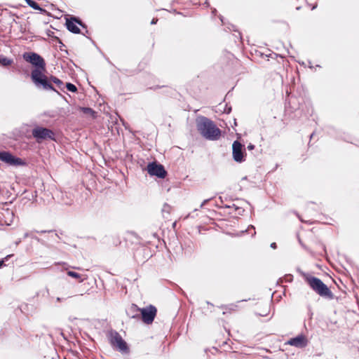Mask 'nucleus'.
I'll list each match as a JSON object with an SVG mask.
<instances>
[{
  "mask_svg": "<svg viewBox=\"0 0 359 359\" xmlns=\"http://www.w3.org/2000/svg\"><path fill=\"white\" fill-rule=\"evenodd\" d=\"M284 278L286 282L291 283L293 280V276L291 274H286Z\"/></svg>",
  "mask_w": 359,
  "mask_h": 359,
  "instance_id": "bb28decb",
  "label": "nucleus"
},
{
  "mask_svg": "<svg viewBox=\"0 0 359 359\" xmlns=\"http://www.w3.org/2000/svg\"><path fill=\"white\" fill-rule=\"evenodd\" d=\"M248 301L247 299H243V300H241V302H246Z\"/></svg>",
  "mask_w": 359,
  "mask_h": 359,
  "instance_id": "e2e57ef3",
  "label": "nucleus"
},
{
  "mask_svg": "<svg viewBox=\"0 0 359 359\" xmlns=\"http://www.w3.org/2000/svg\"><path fill=\"white\" fill-rule=\"evenodd\" d=\"M65 88L71 93H76L78 91L77 87L72 83L67 82L65 85Z\"/></svg>",
  "mask_w": 359,
  "mask_h": 359,
  "instance_id": "6ab92c4d",
  "label": "nucleus"
},
{
  "mask_svg": "<svg viewBox=\"0 0 359 359\" xmlns=\"http://www.w3.org/2000/svg\"><path fill=\"white\" fill-rule=\"evenodd\" d=\"M54 41H55L57 43L60 44V46H62L65 47V45L62 43V40H61L59 37H57V36H54Z\"/></svg>",
  "mask_w": 359,
  "mask_h": 359,
  "instance_id": "cd10ccee",
  "label": "nucleus"
},
{
  "mask_svg": "<svg viewBox=\"0 0 359 359\" xmlns=\"http://www.w3.org/2000/svg\"><path fill=\"white\" fill-rule=\"evenodd\" d=\"M67 274L69 277H72V278L77 280L79 283H81V282L83 281V279L82 278L81 274H80V273H77L76 271H71V270H67Z\"/></svg>",
  "mask_w": 359,
  "mask_h": 359,
  "instance_id": "f3484780",
  "label": "nucleus"
},
{
  "mask_svg": "<svg viewBox=\"0 0 359 359\" xmlns=\"http://www.w3.org/2000/svg\"><path fill=\"white\" fill-rule=\"evenodd\" d=\"M104 57L110 65L114 66V64L110 61V60L107 56L104 55Z\"/></svg>",
  "mask_w": 359,
  "mask_h": 359,
  "instance_id": "37998d69",
  "label": "nucleus"
},
{
  "mask_svg": "<svg viewBox=\"0 0 359 359\" xmlns=\"http://www.w3.org/2000/svg\"><path fill=\"white\" fill-rule=\"evenodd\" d=\"M231 90H229V91L227 93V94H226V97H227V96L231 93Z\"/></svg>",
  "mask_w": 359,
  "mask_h": 359,
  "instance_id": "4d7b16f0",
  "label": "nucleus"
},
{
  "mask_svg": "<svg viewBox=\"0 0 359 359\" xmlns=\"http://www.w3.org/2000/svg\"><path fill=\"white\" fill-rule=\"evenodd\" d=\"M88 31L86 29V34H86V35H88Z\"/></svg>",
  "mask_w": 359,
  "mask_h": 359,
  "instance_id": "13d9d810",
  "label": "nucleus"
},
{
  "mask_svg": "<svg viewBox=\"0 0 359 359\" xmlns=\"http://www.w3.org/2000/svg\"><path fill=\"white\" fill-rule=\"evenodd\" d=\"M219 200L220 201V203L222 204L224 203V200L222 196L219 197Z\"/></svg>",
  "mask_w": 359,
  "mask_h": 359,
  "instance_id": "de8ad7c7",
  "label": "nucleus"
},
{
  "mask_svg": "<svg viewBox=\"0 0 359 359\" xmlns=\"http://www.w3.org/2000/svg\"><path fill=\"white\" fill-rule=\"evenodd\" d=\"M191 2L193 4H203L205 5L206 8L210 7V4L208 2V0H191Z\"/></svg>",
  "mask_w": 359,
  "mask_h": 359,
  "instance_id": "aec40b11",
  "label": "nucleus"
},
{
  "mask_svg": "<svg viewBox=\"0 0 359 359\" xmlns=\"http://www.w3.org/2000/svg\"><path fill=\"white\" fill-rule=\"evenodd\" d=\"M60 49L61 51H65L67 53V50L64 49V46H60Z\"/></svg>",
  "mask_w": 359,
  "mask_h": 359,
  "instance_id": "a18cd8bd",
  "label": "nucleus"
},
{
  "mask_svg": "<svg viewBox=\"0 0 359 359\" xmlns=\"http://www.w3.org/2000/svg\"><path fill=\"white\" fill-rule=\"evenodd\" d=\"M213 198H210L205 199L201 204L200 208H202L205 205H206L210 201H211Z\"/></svg>",
  "mask_w": 359,
  "mask_h": 359,
  "instance_id": "7c9ffc66",
  "label": "nucleus"
},
{
  "mask_svg": "<svg viewBox=\"0 0 359 359\" xmlns=\"http://www.w3.org/2000/svg\"><path fill=\"white\" fill-rule=\"evenodd\" d=\"M226 29H229V31H233V32H237L238 36H236V37L239 38L241 41H242V40H243L242 34H241V32L236 28V25H234L233 24H229L228 26H226V28H225V30Z\"/></svg>",
  "mask_w": 359,
  "mask_h": 359,
  "instance_id": "a211bd4d",
  "label": "nucleus"
},
{
  "mask_svg": "<svg viewBox=\"0 0 359 359\" xmlns=\"http://www.w3.org/2000/svg\"><path fill=\"white\" fill-rule=\"evenodd\" d=\"M297 271L303 277L309 286L319 296L328 299H333L334 298V295L331 290L321 279L305 273L299 267L297 268Z\"/></svg>",
  "mask_w": 359,
  "mask_h": 359,
  "instance_id": "7ed1b4c3",
  "label": "nucleus"
},
{
  "mask_svg": "<svg viewBox=\"0 0 359 359\" xmlns=\"http://www.w3.org/2000/svg\"><path fill=\"white\" fill-rule=\"evenodd\" d=\"M65 26L67 29L71 33L79 34L81 31L78 25V17L75 15H70L69 18H65Z\"/></svg>",
  "mask_w": 359,
  "mask_h": 359,
  "instance_id": "9b49d317",
  "label": "nucleus"
},
{
  "mask_svg": "<svg viewBox=\"0 0 359 359\" xmlns=\"http://www.w3.org/2000/svg\"><path fill=\"white\" fill-rule=\"evenodd\" d=\"M46 35L48 36V37H50V38H53V39L54 40V36H55L54 35V32L53 31H50L49 29H48L46 31Z\"/></svg>",
  "mask_w": 359,
  "mask_h": 359,
  "instance_id": "c756f323",
  "label": "nucleus"
},
{
  "mask_svg": "<svg viewBox=\"0 0 359 359\" xmlns=\"http://www.w3.org/2000/svg\"><path fill=\"white\" fill-rule=\"evenodd\" d=\"M140 311L141 308L138 307L135 304H131L126 309V313L130 318H133L137 320H140Z\"/></svg>",
  "mask_w": 359,
  "mask_h": 359,
  "instance_id": "f8f14e48",
  "label": "nucleus"
},
{
  "mask_svg": "<svg viewBox=\"0 0 359 359\" xmlns=\"http://www.w3.org/2000/svg\"><path fill=\"white\" fill-rule=\"evenodd\" d=\"M36 233H52V232H54L55 231V230H53V229H51V230H41V231H34Z\"/></svg>",
  "mask_w": 359,
  "mask_h": 359,
  "instance_id": "c85d7f7f",
  "label": "nucleus"
},
{
  "mask_svg": "<svg viewBox=\"0 0 359 359\" xmlns=\"http://www.w3.org/2000/svg\"><path fill=\"white\" fill-rule=\"evenodd\" d=\"M219 18L221 20L223 25H226V23L224 22V18L222 15H219Z\"/></svg>",
  "mask_w": 359,
  "mask_h": 359,
  "instance_id": "58836bf2",
  "label": "nucleus"
},
{
  "mask_svg": "<svg viewBox=\"0 0 359 359\" xmlns=\"http://www.w3.org/2000/svg\"><path fill=\"white\" fill-rule=\"evenodd\" d=\"M0 161L10 166H25V160L13 154L8 151H0Z\"/></svg>",
  "mask_w": 359,
  "mask_h": 359,
  "instance_id": "423d86ee",
  "label": "nucleus"
},
{
  "mask_svg": "<svg viewBox=\"0 0 359 359\" xmlns=\"http://www.w3.org/2000/svg\"><path fill=\"white\" fill-rule=\"evenodd\" d=\"M298 110H302V111H304L303 105H302V104H301V105L299 106V107L298 108Z\"/></svg>",
  "mask_w": 359,
  "mask_h": 359,
  "instance_id": "09e8293b",
  "label": "nucleus"
},
{
  "mask_svg": "<svg viewBox=\"0 0 359 359\" xmlns=\"http://www.w3.org/2000/svg\"><path fill=\"white\" fill-rule=\"evenodd\" d=\"M146 170L150 176H155L159 179H164L167 175L165 167L157 161L148 163Z\"/></svg>",
  "mask_w": 359,
  "mask_h": 359,
  "instance_id": "0eeeda50",
  "label": "nucleus"
},
{
  "mask_svg": "<svg viewBox=\"0 0 359 359\" xmlns=\"http://www.w3.org/2000/svg\"><path fill=\"white\" fill-rule=\"evenodd\" d=\"M83 34L86 38H88V39L92 42V43H93V45L96 46L95 42L93 40V39H92V38H90V37H89V36H87V35H86L85 34Z\"/></svg>",
  "mask_w": 359,
  "mask_h": 359,
  "instance_id": "a19ab883",
  "label": "nucleus"
},
{
  "mask_svg": "<svg viewBox=\"0 0 359 359\" xmlns=\"http://www.w3.org/2000/svg\"><path fill=\"white\" fill-rule=\"evenodd\" d=\"M270 247L272 248V249H276L277 248V244L276 243L273 242V243H271V245H270Z\"/></svg>",
  "mask_w": 359,
  "mask_h": 359,
  "instance_id": "ea45409f",
  "label": "nucleus"
},
{
  "mask_svg": "<svg viewBox=\"0 0 359 359\" xmlns=\"http://www.w3.org/2000/svg\"><path fill=\"white\" fill-rule=\"evenodd\" d=\"M233 121H233L234 125H235V126H236V125H237L236 119V118H234V120H233Z\"/></svg>",
  "mask_w": 359,
  "mask_h": 359,
  "instance_id": "603ef678",
  "label": "nucleus"
},
{
  "mask_svg": "<svg viewBox=\"0 0 359 359\" xmlns=\"http://www.w3.org/2000/svg\"><path fill=\"white\" fill-rule=\"evenodd\" d=\"M55 236H57L58 238H60L59 236L57 235V233H55Z\"/></svg>",
  "mask_w": 359,
  "mask_h": 359,
  "instance_id": "680f3d73",
  "label": "nucleus"
},
{
  "mask_svg": "<svg viewBox=\"0 0 359 359\" xmlns=\"http://www.w3.org/2000/svg\"><path fill=\"white\" fill-rule=\"evenodd\" d=\"M250 227H251L253 229V231H254V233H253L252 236L256 234V232H255V227L252 225H250Z\"/></svg>",
  "mask_w": 359,
  "mask_h": 359,
  "instance_id": "49530a36",
  "label": "nucleus"
},
{
  "mask_svg": "<svg viewBox=\"0 0 359 359\" xmlns=\"http://www.w3.org/2000/svg\"><path fill=\"white\" fill-rule=\"evenodd\" d=\"M305 105H306V107L307 108L306 111L304 112L305 116H311L313 114V111L312 107L311 106L310 103H308L309 106H307L306 103H305Z\"/></svg>",
  "mask_w": 359,
  "mask_h": 359,
  "instance_id": "412c9836",
  "label": "nucleus"
},
{
  "mask_svg": "<svg viewBox=\"0 0 359 359\" xmlns=\"http://www.w3.org/2000/svg\"><path fill=\"white\" fill-rule=\"evenodd\" d=\"M32 238L36 241L38 243H41V245H43L44 246H48L47 243L44 240L39 238L36 236H34V234H33V236H32Z\"/></svg>",
  "mask_w": 359,
  "mask_h": 359,
  "instance_id": "4be33fe9",
  "label": "nucleus"
},
{
  "mask_svg": "<svg viewBox=\"0 0 359 359\" xmlns=\"http://www.w3.org/2000/svg\"><path fill=\"white\" fill-rule=\"evenodd\" d=\"M72 297H73V295L68 296L67 297H57L56 298V301L58 302H60L66 300L67 299Z\"/></svg>",
  "mask_w": 359,
  "mask_h": 359,
  "instance_id": "2f4dec72",
  "label": "nucleus"
},
{
  "mask_svg": "<svg viewBox=\"0 0 359 359\" xmlns=\"http://www.w3.org/2000/svg\"><path fill=\"white\" fill-rule=\"evenodd\" d=\"M316 7H317V5H315V6H313L312 7V8H311V9H312V10H313V9H315Z\"/></svg>",
  "mask_w": 359,
  "mask_h": 359,
  "instance_id": "6e6d98bb",
  "label": "nucleus"
},
{
  "mask_svg": "<svg viewBox=\"0 0 359 359\" xmlns=\"http://www.w3.org/2000/svg\"><path fill=\"white\" fill-rule=\"evenodd\" d=\"M196 124L198 131L205 139L214 141L220 138L221 130L208 117L198 116L196 118Z\"/></svg>",
  "mask_w": 359,
  "mask_h": 359,
  "instance_id": "f03ea898",
  "label": "nucleus"
},
{
  "mask_svg": "<svg viewBox=\"0 0 359 359\" xmlns=\"http://www.w3.org/2000/svg\"><path fill=\"white\" fill-rule=\"evenodd\" d=\"M156 315L157 309L152 304L141 308L140 320L146 325L152 324Z\"/></svg>",
  "mask_w": 359,
  "mask_h": 359,
  "instance_id": "6e6552de",
  "label": "nucleus"
},
{
  "mask_svg": "<svg viewBox=\"0 0 359 359\" xmlns=\"http://www.w3.org/2000/svg\"><path fill=\"white\" fill-rule=\"evenodd\" d=\"M232 158L235 162L238 163L245 161V149L244 145L238 140H235L232 144Z\"/></svg>",
  "mask_w": 359,
  "mask_h": 359,
  "instance_id": "1a4fd4ad",
  "label": "nucleus"
},
{
  "mask_svg": "<svg viewBox=\"0 0 359 359\" xmlns=\"http://www.w3.org/2000/svg\"><path fill=\"white\" fill-rule=\"evenodd\" d=\"M170 12H172L175 14H177V15H182V13L180 11H177L176 9L173 8L172 9V11H170Z\"/></svg>",
  "mask_w": 359,
  "mask_h": 359,
  "instance_id": "e433bc0d",
  "label": "nucleus"
},
{
  "mask_svg": "<svg viewBox=\"0 0 359 359\" xmlns=\"http://www.w3.org/2000/svg\"><path fill=\"white\" fill-rule=\"evenodd\" d=\"M177 0H173L172 2V4H175V3H177Z\"/></svg>",
  "mask_w": 359,
  "mask_h": 359,
  "instance_id": "5fc2aeb1",
  "label": "nucleus"
},
{
  "mask_svg": "<svg viewBox=\"0 0 359 359\" xmlns=\"http://www.w3.org/2000/svg\"><path fill=\"white\" fill-rule=\"evenodd\" d=\"M156 235H157V233H154L153 236H154V237H156Z\"/></svg>",
  "mask_w": 359,
  "mask_h": 359,
  "instance_id": "052dcab7",
  "label": "nucleus"
},
{
  "mask_svg": "<svg viewBox=\"0 0 359 359\" xmlns=\"http://www.w3.org/2000/svg\"><path fill=\"white\" fill-rule=\"evenodd\" d=\"M170 208V206L168 204L165 203L163 205V208L162 209V211L163 212H165V211L168 212Z\"/></svg>",
  "mask_w": 359,
  "mask_h": 359,
  "instance_id": "473e14b6",
  "label": "nucleus"
},
{
  "mask_svg": "<svg viewBox=\"0 0 359 359\" xmlns=\"http://www.w3.org/2000/svg\"><path fill=\"white\" fill-rule=\"evenodd\" d=\"M160 87L158 86H156L155 88H154V89H156V88H159Z\"/></svg>",
  "mask_w": 359,
  "mask_h": 359,
  "instance_id": "bf43d9fd",
  "label": "nucleus"
},
{
  "mask_svg": "<svg viewBox=\"0 0 359 359\" xmlns=\"http://www.w3.org/2000/svg\"><path fill=\"white\" fill-rule=\"evenodd\" d=\"M313 135H314V133H311V134L310 135V139H311V138L313 137Z\"/></svg>",
  "mask_w": 359,
  "mask_h": 359,
  "instance_id": "864d4df0",
  "label": "nucleus"
},
{
  "mask_svg": "<svg viewBox=\"0 0 359 359\" xmlns=\"http://www.w3.org/2000/svg\"><path fill=\"white\" fill-rule=\"evenodd\" d=\"M78 110L86 114H89L93 118H96L97 113L93 109L88 107H78Z\"/></svg>",
  "mask_w": 359,
  "mask_h": 359,
  "instance_id": "4468645a",
  "label": "nucleus"
},
{
  "mask_svg": "<svg viewBox=\"0 0 359 359\" xmlns=\"http://www.w3.org/2000/svg\"><path fill=\"white\" fill-rule=\"evenodd\" d=\"M27 4L32 8L39 11L40 13L49 15V12L42 8L36 1L34 0H25Z\"/></svg>",
  "mask_w": 359,
  "mask_h": 359,
  "instance_id": "ddd939ff",
  "label": "nucleus"
},
{
  "mask_svg": "<svg viewBox=\"0 0 359 359\" xmlns=\"http://www.w3.org/2000/svg\"><path fill=\"white\" fill-rule=\"evenodd\" d=\"M32 236H33V233L32 232H31V233L26 232V233H25V234L23 236V238H26L27 237H31L32 238Z\"/></svg>",
  "mask_w": 359,
  "mask_h": 359,
  "instance_id": "f704fd0d",
  "label": "nucleus"
},
{
  "mask_svg": "<svg viewBox=\"0 0 359 359\" xmlns=\"http://www.w3.org/2000/svg\"><path fill=\"white\" fill-rule=\"evenodd\" d=\"M12 256H13V255H8L6 256L4 258L0 259V269H1L3 266H6L5 262L8 261L9 259V258L11 257Z\"/></svg>",
  "mask_w": 359,
  "mask_h": 359,
  "instance_id": "5701e85b",
  "label": "nucleus"
},
{
  "mask_svg": "<svg viewBox=\"0 0 359 359\" xmlns=\"http://www.w3.org/2000/svg\"><path fill=\"white\" fill-rule=\"evenodd\" d=\"M217 206L219 208H227V209H230V208H233L236 211H238V215H242L245 211V210L241 207H238V205H236V204L233 203L231 205H229V204H225L223 206H221L219 205H217Z\"/></svg>",
  "mask_w": 359,
  "mask_h": 359,
  "instance_id": "2eb2a0df",
  "label": "nucleus"
},
{
  "mask_svg": "<svg viewBox=\"0 0 359 359\" xmlns=\"http://www.w3.org/2000/svg\"><path fill=\"white\" fill-rule=\"evenodd\" d=\"M13 63V60L8 58L4 55H0V66L6 67L11 65Z\"/></svg>",
  "mask_w": 359,
  "mask_h": 359,
  "instance_id": "dca6fc26",
  "label": "nucleus"
},
{
  "mask_svg": "<svg viewBox=\"0 0 359 359\" xmlns=\"http://www.w3.org/2000/svg\"><path fill=\"white\" fill-rule=\"evenodd\" d=\"M20 243H21V239H19L18 241H17L15 242V244H16V245H18Z\"/></svg>",
  "mask_w": 359,
  "mask_h": 359,
  "instance_id": "8fccbe9b",
  "label": "nucleus"
},
{
  "mask_svg": "<svg viewBox=\"0 0 359 359\" xmlns=\"http://www.w3.org/2000/svg\"><path fill=\"white\" fill-rule=\"evenodd\" d=\"M255 145L252 143H250L248 147H247V149L249 150V151H252L255 149Z\"/></svg>",
  "mask_w": 359,
  "mask_h": 359,
  "instance_id": "72a5a7b5",
  "label": "nucleus"
},
{
  "mask_svg": "<svg viewBox=\"0 0 359 359\" xmlns=\"http://www.w3.org/2000/svg\"><path fill=\"white\" fill-rule=\"evenodd\" d=\"M43 116L54 118L56 116V114L54 111H46L43 112Z\"/></svg>",
  "mask_w": 359,
  "mask_h": 359,
  "instance_id": "b1692460",
  "label": "nucleus"
},
{
  "mask_svg": "<svg viewBox=\"0 0 359 359\" xmlns=\"http://www.w3.org/2000/svg\"><path fill=\"white\" fill-rule=\"evenodd\" d=\"M22 58L32 65L30 79L38 89L46 91L51 90L55 92L57 95H60V93L53 85L52 83H53L61 91L65 92V85L61 79L53 75L50 76L46 75V62L41 55L32 51L25 52Z\"/></svg>",
  "mask_w": 359,
  "mask_h": 359,
  "instance_id": "f257e3e1",
  "label": "nucleus"
},
{
  "mask_svg": "<svg viewBox=\"0 0 359 359\" xmlns=\"http://www.w3.org/2000/svg\"><path fill=\"white\" fill-rule=\"evenodd\" d=\"M309 341L306 337L302 334H298L294 337L290 338L287 342V344L294 346L299 348H305L308 345Z\"/></svg>",
  "mask_w": 359,
  "mask_h": 359,
  "instance_id": "9d476101",
  "label": "nucleus"
},
{
  "mask_svg": "<svg viewBox=\"0 0 359 359\" xmlns=\"http://www.w3.org/2000/svg\"><path fill=\"white\" fill-rule=\"evenodd\" d=\"M32 135L38 143H41L46 140L56 141L54 131L46 127L35 126L32 130Z\"/></svg>",
  "mask_w": 359,
  "mask_h": 359,
  "instance_id": "39448f33",
  "label": "nucleus"
},
{
  "mask_svg": "<svg viewBox=\"0 0 359 359\" xmlns=\"http://www.w3.org/2000/svg\"><path fill=\"white\" fill-rule=\"evenodd\" d=\"M118 69V71H120L121 72H122V73H123V74H128V73H131V72H129V71H128V69Z\"/></svg>",
  "mask_w": 359,
  "mask_h": 359,
  "instance_id": "c9c22d12",
  "label": "nucleus"
},
{
  "mask_svg": "<svg viewBox=\"0 0 359 359\" xmlns=\"http://www.w3.org/2000/svg\"><path fill=\"white\" fill-rule=\"evenodd\" d=\"M217 11L216 8H212V14L213 15H215L217 14Z\"/></svg>",
  "mask_w": 359,
  "mask_h": 359,
  "instance_id": "79ce46f5",
  "label": "nucleus"
},
{
  "mask_svg": "<svg viewBox=\"0 0 359 359\" xmlns=\"http://www.w3.org/2000/svg\"><path fill=\"white\" fill-rule=\"evenodd\" d=\"M66 102L69 103L67 99L64 96L62 95L61 93L60 95H59Z\"/></svg>",
  "mask_w": 359,
  "mask_h": 359,
  "instance_id": "c03bdc74",
  "label": "nucleus"
},
{
  "mask_svg": "<svg viewBox=\"0 0 359 359\" xmlns=\"http://www.w3.org/2000/svg\"><path fill=\"white\" fill-rule=\"evenodd\" d=\"M309 316H310V318H311L312 316H313V312H311V311H309Z\"/></svg>",
  "mask_w": 359,
  "mask_h": 359,
  "instance_id": "3c124183",
  "label": "nucleus"
},
{
  "mask_svg": "<svg viewBox=\"0 0 359 359\" xmlns=\"http://www.w3.org/2000/svg\"><path fill=\"white\" fill-rule=\"evenodd\" d=\"M78 25H79L83 29H87V25L84 22H83V20L79 17H78Z\"/></svg>",
  "mask_w": 359,
  "mask_h": 359,
  "instance_id": "a878e982",
  "label": "nucleus"
},
{
  "mask_svg": "<svg viewBox=\"0 0 359 359\" xmlns=\"http://www.w3.org/2000/svg\"><path fill=\"white\" fill-rule=\"evenodd\" d=\"M158 19L156 18H154L151 21V25H156L158 22Z\"/></svg>",
  "mask_w": 359,
  "mask_h": 359,
  "instance_id": "4c0bfd02",
  "label": "nucleus"
},
{
  "mask_svg": "<svg viewBox=\"0 0 359 359\" xmlns=\"http://www.w3.org/2000/svg\"><path fill=\"white\" fill-rule=\"evenodd\" d=\"M232 111V107L229 104H226L224 108V113L229 114Z\"/></svg>",
  "mask_w": 359,
  "mask_h": 359,
  "instance_id": "393cba45",
  "label": "nucleus"
},
{
  "mask_svg": "<svg viewBox=\"0 0 359 359\" xmlns=\"http://www.w3.org/2000/svg\"><path fill=\"white\" fill-rule=\"evenodd\" d=\"M111 346L121 353H129L130 348L127 342L116 330H111L108 333Z\"/></svg>",
  "mask_w": 359,
  "mask_h": 359,
  "instance_id": "20e7f679",
  "label": "nucleus"
}]
</instances>
